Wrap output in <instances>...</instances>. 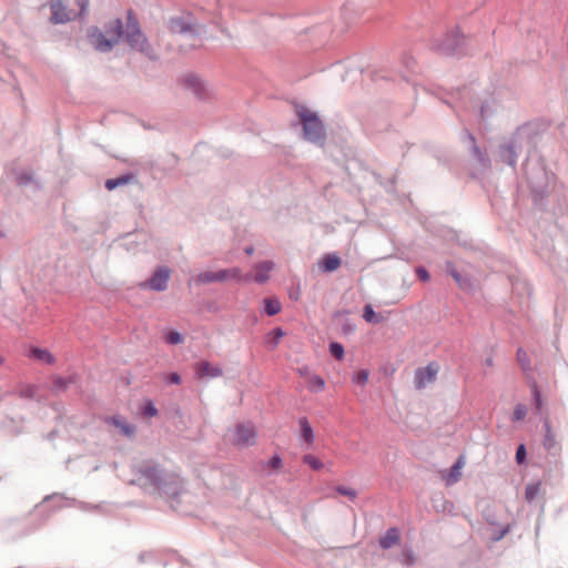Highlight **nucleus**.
Wrapping results in <instances>:
<instances>
[{"instance_id":"56","label":"nucleus","mask_w":568,"mask_h":568,"mask_svg":"<svg viewBox=\"0 0 568 568\" xmlns=\"http://www.w3.org/2000/svg\"><path fill=\"white\" fill-rule=\"evenodd\" d=\"M403 63L408 70L413 71V67L415 65V59L413 57L405 55L403 58Z\"/></svg>"},{"instance_id":"23","label":"nucleus","mask_w":568,"mask_h":568,"mask_svg":"<svg viewBox=\"0 0 568 568\" xmlns=\"http://www.w3.org/2000/svg\"><path fill=\"white\" fill-rule=\"evenodd\" d=\"M274 264L271 261H264L256 265V273L254 275V281L258 284L265 283L270 278V272L272 271Z\"/></svg>"},{"instance_id":"44","label":"nucleus","mask_w":568,"mask_h":568,"mask_svg":"<svg viewBox=\"0 0 568 568\" xmlns=\"http://www.w3.org/2000/svg\"><path fill=\"white\" fill-rule=\"evenodd\" d=\"M335 490L343 496L348 497L349 499H355L357 496V491L353 488L345 487L343 485L336 486Z\"/></svg>"},{"instance_id":"1","label":"nucleus","mask_w":568,"mask_h":568,"mask_svg":"<svg viewBox=\"0 0 568 568\" xmlns=\"http://www.w3.org/2000/svg\"><path fill=\"white\" fill-rule=\"evenodd\" d=\"M123 39L132 50L144 54L149 60L156 61L159 59V55L154 51L148 37L143 33L140 27V22L131 9L126 11V22Z\"/></svg>"},{"instance_id":"50","label":"nucleus","mask_w":568,"mask_h":568,"mask_svg":"<svg viewBox=\"0 0 568 568\" xmlns=\"http://www.w3.org/2000/svg\"><path fill=\"white\" fill-rule=\"evenodd\" d=\"M415 272L422 282H427L430 278L428 271L424 266H417Z\"/></svg>"},{"instance_id":"53","label":"nucleus","mask_w":568,"mask_h":568,"mask_svg":"<svg viewBox=\"0 0 568 568\" xmlns=\"http://www.w3.org/2000/svg\"><path fill=\"white\" fill-rule=\"evenodd\" d=\"M181 376L179 373L176 372H173V373H170L168 376H166V383L168 384H180L181 383Z\"/></svg>"},{"instance_id":"40","label":"nucleus","mask_w":568,"mask_h":568,"mask_svg":"<svg viewBox=\"0 0 568 568\" xmlns=\"http://www.w3.org/2000/svg\"><path fill=\"white\" fill-rule=\"evenodd\" d=\"M329 353L336 359H343L345 354L344 346L341 343L332 342L329 344Z\"/></svg>"},{"instance_id":"43","label":"nucleus","mask_w":568,"mask_h":568,"mask_svg":"<svg viewBox=\"0 0 568 568\" xmlns=\"http://www.w3.org/2000/svg\"><path fill=\"white\" fill-rule=\"evenodd\" d=\"M527 415V406L524 404H517L514 410L513 420H523Z\"/></svg>"},{"instance_id":"51","label":"nucleus","mask_w":568,"mask_h":568,"mask_svg":"<svg viewBox=\"0 0 568 568\" xmlns=\"http://www.w3.org/2000/svg\"><path fill=\"white\" fill-rule=\"evenodd\" d=\"M283 465V460L282 458L278 456V455H274L267 463H266V466L267 467H272V468H275V469H278L281 468Z\"/></svg>"},{"instance_id":"55","label":"nucleus","mask_w":568,"mask_h":568,"mask_svg":"<svg viewBox=\"0 0 568 568\" xmlns=\"http://www.w3.org/2000/svg\"><path fill=\"white\" fill-rule=\"evenodd\" d=\"M479 114H480L481 120H485L486 118L489 116L490 112H489V105L487 103L480 104Z\"/></svg>"},{"instance_id":"18","label":"nucleus","mask_w":568,"mask_h":568,"mask_svg":"<svg viewBox=\"0 0 568 568\" xmlns=\"http://www.w3.org/2000/svg\"><path fill=\"white\" fill-rule=\"evenodd\" d=\"M223 371L219 365H212L207 361H201L194 366V375L199 379L216 378L222 376Z\"/></svg>"},{"instance_id":"49","label":"nucleus","mask_w":568,"mask_h":568,"mask_svg":"<svg viewBox=\"0 0 568 568\" xmlns=\"http://www.w3.org/2000/svg\"><path fill=\"white\" fill-rule=\"evenodd\" d=\"M402 562L410 566L415 562L414 552L410 549H405L402 554Z\"/></svg>"},{"instance_id":"26","label":"nucleus","mask_w":568,"mask_h":568,"mask_svg":"<svg viewBox=\"0 0 568 568\" xmlns=\"http://www.w3.org/2000/svg\"><path fill=\"white\" fill-rule=\"evenodd\" d=\"M300 427H301V435L303 440L307 445H312L315 439L313 427L311 426L308 419L306 417H301L298 420Z\"/></svg>"},{"instance_id":"54","label":"nucleus","mask_w":568,"mask_h":568,"mask_svg":"<svg viewBox=\"0 0 568 568\" xmlns=\"http://www.w3.org/2000/svg\"><path fill=\"white\" fill-rule=\"evenodd\" d=\"M532 396H534L536 408L539 410L541 408V395L536 385L534 386V389H532Z\"/></svg>"},{"instance_id":"58","label":"nucleus","mask_w":568,"mask_h":568,"mask_svg":"<svg viewBox=\"0 0 568 568\" xmlns=\"http://www.w3.org/2000/svg\"><path fill=\"white\" fill-rule=\"evenodd\" d=\"M507 532H508V527H505L496 536H494L493 539L500 540Z\"/></svg>"},{"instance_id":"2","label":"nucleus","mask_w":568,"mask_h":568,"mask_svg":"<svg viewBox=\"0 0 568 568\" xmlns=\"http://www.w3.org/2000/svg\"><path fill=\"white\" fill-rule=\"evenodd\" d=\"M523 166L535 205L544 207L548 196V174L544 164L526 160Z\"/></svg>"},{"instance_id":"48","label":"nucleus","mask_w":568,"mask_h":568,"mask_svg":"<svg viewBox=\"0 0 568 568\" xmlns=\"http://www.w3.org/2000/svg\"><path fill=\"white\" fill-rule=\"evenodd\" d=\"M526 456H527L526 447L524 444H520L516 449V455H515L516 462L518 464H523L526 460Z\"/></svg>"},{"instance_id":"20","label":"nucleus","mask_w":568,"mask_h":568,"mask_svg":"<svg viewBox=\"0 0 568 568\" xmlns=\"http://www.w3.org/2000/svg\"><path fill=\"white\" fill-rule=\"evenodd\" d=\"M400 540L399 529L396 527H390L386 530L385 535L382 536L378 540V545L382 549L387 550L395 545H397Z\"/></svg>"},{"instance_id":"17","label":"nucleus","mask_w":568,"mask_h":568,"mask_svg":"<svg viewBox=\"0 0 568 568\" xmlns=\"http://www.w3.org/2000/svg\"><path fill=\"white\" fill-rule=\"evenodd\" d=\"M102 31L111 41H114V45H116L124 37L125 24L121 18H115L105 22Z\"/></svg>"},{"instance_id":"8","label":"nucleus","mask_w":568,"mask_h":568,"mask_svg":"<svg viewBox=\"0 0 568 568\" xmlns=\"http://www.w3.org/2000/svg\"><path fill=\"white\" fill-rule=\"evenodd\" d=\"M520 132L517 131L510 136L508 142L499 145L498 155L501 162L515 169L518 159L517 150L520 149Z\"/></svg>"},{"instance_id":"5","label":"nucleus","mask_w":568,"mask_h":568,"mask_svg":"<svg viewBox=\"0 0 568 568\" xmlns=\"http://www.w3.org/2000/svg\"><path fill=\"white\" fill-rule=\"evenodd\" d=\"M465 40L459 30L453 29L446 33L442 39H437L433 43L436 52L447 57H458L464 53Z\"/></svg>"},{"instance_id":"41","label":"nucleus","mask_w":568,"mask_h":568,"mask_svg":"<svg viewBox=\"0 0 568 568\" xmlns=\"http://www.w3.org/2000/svg\"><path fill=\"white\" fill-rule=\"evenodd\" d=\"M75 4L79 7V12L73 18L84 19L89 11V0H74Z\"/></svg>"},{"instance_id":"3","label":"nucleus","mask_w":568,"mask_h":568,"mask_svg":"<svg viewBox=\"0 0 568 568\" xmlns=\"http://www.w3.org/2000/svg\"><path fill=\"white\" fill-rule=\"evenodd\" d=\"M296 114L302 124L303 138L316 145H324L326 141V130L318 115L307 106L297 104Z\"/></svg>"},{"instance_id":"33","label":"nucleus","mask_w":568,"mask_h":568,"mask_svg":"<svg viewBox=\"0 0 568 568\" xmlns=\"http://www.w3.org/2000/svg\"><path fill=\"white\" fill-rule=\"evenodd\" d=\"M363 318L368 323L377 324L382 321V315L377 314L373 310L372 305L367 304L364 306V310H363Z\"/></svg>"},{"instance_id":"36","label":"nucleus","mask_w":568,"mask_h":568,"mask_svg":"<svg viewBox=\"0 0 568 568\" xmlns=\"http://www.w3.org/2000/svg\"><path fill=\"white\" fill-rule=\"evenodd\" d=\"M544 427L546 430L545 438H544V446L546 449L549 450V449L554 448L556 445L555 435L551 432L550 424L548 420L545 422Z\"/></svg>"},{"instance_id":"31","label":"nucleus","mask_w":568,"mask_h":568,"mask_svg":"<svg viewBox=\"0 0 568 568\" xmlns=\"http://www.w3.org/2000/svg\"><path fill=\"white\" fill-rule=\"evenodd\" d=\"M16 182L20 186H27L34 183L38 187V183L34 180V175L31 171H21L16 174Z\"/></svg>"},{"instance_id":"60","label":"nucleus","mask_w":568,"mask_h":568,"mask_svg":"<svg viewBox=\"0 0 568 568\" xmlns=\"http://www.w3.org/2000/svg\"><path fill=\"white\" fill-rule=\"evenodd\" d=\"M485 364H486L487 366H493V364H494L493 357H487V358L485 359Z\"/></svg>"},{"instance_id":"61","label":"nucleus","mask_w":568,"mask_h":568,"mask_svg":"<svg viewBox=\"0 0 568 568\" xmlns=\"http://www.w3.org/2000/svg\"><path fill=\"white\" fill-rule=\"evenodd\" d=\"M2 362H3V358H2V357H0V364H2Z\"/></svg>"},{"instance_id":"52","label":"nucleus","mask_w":568,"mask_h":568,"mask_svg":"<svg viewBox=\"0 0 568 568\" xmlns=\"http://www.w3.org/2000/svg\"><path fill=\"white\" fill-rule=\"evenodd\" d=\"M155 556L152 551H143L141 552L139 556H138V560L140 564H144L146 561H150L151 559H153Z\"/></svg>"},{"instance_id":"45","label":"nucleus","mask_w":568,"mask_h":568,"mask_svg":"<svg viewBox=\"0 0 568 568\" xmlns=\"http://www.w3.org/2000/svg\"><path fill=\"white\" fill-rule=\"evenodd\" d=\"M158 414V408L155 405L149 400L142 408V415L145 417H154Z\"/></svg>"},{"instance_id":"38","label":"nucleus","mask_w":568,"mask_h":568,"mask_svg":"<svg viewBox=\"0 0 568 568\" xmlns=\"http://www.w3.org/2000/svg\"><path fill=\"white\" fill-rule=\"evenodd\" d=\"M303 463L308 465L314 470H320L323 468V463L314 455L306 454L303 456Z\"/></svg>"},{"instance_id":"9","label":"nucleus","mask_w":568,"mask_h":568,"mask_svg":"<svg viewBox=\"0 0 568 568\" xmlns=\"http://www.w3.org/2000/svg\"><path fill=\"white\" fill-rule=\"evenodd\" d=\"M87 38L92 48L100 53H108L113 50L114 41H111L105 33L97 26L87 29Z\"/></svg>"},{"instance_id":"16","label":"nucleus","mask_w":568,"mask_h":568,"mask_svg":"<svg viewBox=\"0 0 568 568\" xmlns=\"http://www.w3.org/2000/svg\"><path fill=\"white\" fill-rule=\"evenodd\" d=\"M168 29L171 33L175 34L196 33L191 18H186L184 16L170 18Z\"/></svg>"},{"instance_id":"6","label":"nucleus","mask_w":568,"mask_h":568,"mask_svg":"<svg viewBox=\"0 0 568 568\" xmlns=\"http://www.w3.org/2000/svg\"><path fill=\"white\" fill-rule=\"evenodd\" d=\"M184 491L183 479L176 474L165 473L155 494L170 500H175Z\"/></svg>"},{"instance_id":"24","label":"nucleus","mask_w":568,"mask_h":568,"mask_svg":"<svg viewBox=\"0 0 568 568\" xmlns=\"http://www.w3.org/2000/svg\"><path fill=\"white\" fill-rule=\"evenodd\" d=\"M446 271L452 275V277L456 281L458 286L463 290H469L471 287V281L468 276H464L460 274L452 262H447Z\"/></svg>"},{"instance_id":"11","label":"nucleus","mask_w":568,"mask_h":568,"mask_svg":"<svg viewBox=\"0 0 568 568\" xmlns=\"http://www.w3.org/2000/svg\"><path fill=\"white\" fill-rule=\"evenodd\" d=\"M171 271L168 266L158 267L152 276L140 283L141 288H150L155 292H163L168 288Z\"/></svg>"},{"instance_id":"7","label":"nucleus","mask_w":568,"mask_h":568,"mask_svg":"<svg viewBox=\"0 0 568 568\" xmlns=\"http://www.w3.org/2000/svg\"><path fill=\"white\" fill-rule=\"evenodd\" d=\"M462 142L468 148L469 154L477 161L483 170L490 166V160L487 154L478 146L475 135L468 130L464 129L460 135Z\"/></svg>"},{"instance_id":"37","label":"nucleus","mask_w":568,"mask_h":568,"mask_svg":"<svg viewBox=\"0 0 568 568\" xmlns=\"http://www.w3.org/2000/svg\"><path fill=\"white\" fill-rule=\"evenodd\" d=\"M516 355H517V361L520 364L523 371L524 372L531 371L530 359H529V356L526 353V351L524 348L519 347L517 349V354Z\"/></svg>"},{"instance_id":"35","label":"nucleus","mask_w":568,"mask_h":568,"mask_svg":"<svg viewBox=\"0 0 568 568\" xmlns=\"http://www.w3.org/2000/svg\"><path fill=\"white\" fill-rule=\"evenodd\" d=\"M324 387H325V381L318 375H313L310 378L308 384H307V388L313 393H318V392L323 390Z\"/></svg>"},{"instance_id":"25","label":"nucleus","mask_w":568,"mask_h":568,"mask_svg":"<svg viewBox=\"0 0 568 568\" xmlns=\"http://www.w3.org/2000/svg\"><path fill=\"white\" fill-rule=\"evenodd\" d=\"M341 263V257L335 253L326 254L321 262V270L326 273H332L339 267Z\"/></svg>"},{"instance_id":"27","label":"nucleus","mask_w":568,"mask_h":568,"mask_svg":"<svg viewBox=\"0 0 568 568\" xmlns=\"http://www.w3.org/2000/svg\"><path fill=\"white\" fill-rule=\"evenodd\" d=\"M29 356L49 365H52L55 362L54 356L50 352L39 347H32L29 352Z\"/></svg>"},{"instance_id":"12","label":"nucleus","mask_w":568,"mask_h":568,"mask_svg":"<svg viewBox=\"0 0 568 568\" xmlns=\"http://www.w3.org/2000/svg\"><path fill=\"white\" fill-rule=\"evenodd\" d=\"M235 444L239 446H252L256 443V430L252 423L237 424L235 428Z\"/></svg>"},{"instance_id":"59","label":"nucleus","mask_w":568,"mask_h":568,"mask_svg":"<svg viewBox=\"0 0 568 568\" xmlns=\"http://www.w3.org/2000/svg\"><path fill=\"white\" fill-rule=\"evenodd\" d=\"M244 252L247 255H252L254 253V247L253 246H247V247L244 248Z\"/></svg>"},{"instance_id":"47","label":"nucleus","mask_w":568,"mask_h":568,"mask_svg":"<svg viewBox=\"0 0 568 568\" xmlns=\"http://www.w3.org/2000/svg\"><path fill=\"white\" fill-rule=\"evenodd\" d=\"M368 379V372L365 369L359 371L354 377L353 382L358 385H365Z\"/></svg>"},{"instance_id":"29","label":"nucleus","mask_w":568,"mask_h":568,"mask_svg":"<svg viewBox=\"0 0 568 568\" xmlns=\"http://www.w3.org/2000/svg\"><path fill=\"white\" fill-rule=\"evenodd\" d=\"M463 458L459 457L456 463L450 467L448 475L446 476L447 485L457 483L462 476L460 469L463 467Z\"/></svg>"},{"instance_id":"46","label":"nucleus","mask_w":568,"mask_h":568,"mask_svg":"<svg viewBox=\"0 0 568 568\" xmlns=\"http://www.w3.org/2000/svg\"><path fill=\"white\" fill-rule=\"evenodd\" d=\"M125 164L134 168V171L140 169H146V163L138 159H124L122 160Z\"/></svg>"},{"instance_id":"10","label":"nucleus","mask_w":568,"mask_h":568,"mask_svg":"<svg viewBox=\"0 0 568 568\" xmlns=\"http://www.w3.org/2000/svg\"><path fill=\"white\" fill-rule=\"evenodd\" d=\"M181 85L191 91L199 100L205 101L210 98V92L205 83L194 73H189L180 78Z\"/></svg>"},{"instance_id":"22","label":"nucleus","mask_w":568,"mask_h":568,"mask_svg":"<svg viewBox=\"0 0 568 568\" xmlns=\"http://www.w3.org/2000/svg\"><path fill=\"white\" fill-rule=\"evenodd\" d=\"M285 332L281 327H274L264 336V344L270 349H275L280 343Z\"/></svg>"},{"instance_id":"14","label":"nucleus","mask_w":568,"mask_h":568,"mask_svg":"<svg viewBox=\"0 0 568 568\" xmlns=\"http://www.w3.org/2000/svg\"><path fill=\"white\" fill-rule=\"evenodd\" d=\"M51 18L53 24H63L73 19L67 8L64 0H52L50 2Z\"/></svg>"},{"instance_id":"42","label":"nucleus","mask_w":568,"mask_h":568,"mask_svg":"<svg viewBox=\"0 0 568 568\" xmlns=\"http://www.w3.org/2000/svg\"><path fill=\"white\" fill-rule=\"evenodd\" d=\"M165 342L170 345H178L183 342V335L176 331H171L166 334Z\"/></svg>"},{"instance_id":"39","label":"nucleus","mask_w":568,"mask_h":568,"mask_svg":"<svg viewBox=\"0 0 568 568\" xmlns=\"http://www.w3.org/2000/svg\"><path fill=\"white\" fill-rule=\"evenodd\" d=\"M539 491H540L539 483L527 485L526 489H525L526 500L531 503L536 498V496L539 494Z\"/></svg>"},{"instance_id":"62","label":"nucleus","mask_w":568,"mask_h":568,"mask_svg":"<svg viewBox=\"0 0 568 568\" xmlns=\"http://www.w3.org/2000/svg\"><path fill=\"white\" fill-rule=\"evenodd\" d=\"M2 236V233L0 232V237Z\"/></svg>"},{"instance_id":"21","label":"nucleus","mask_w":568,"mask_h":568,"mask_svg":"<svg viewBox=\"0 0 568 568\" xmlns=\"http://www.w3.org/2000/svg\"><path fill=\"white\" fill-rule=\"evenodd\" d=\"M215 273H216L217 282H225L229 280H236V281H248L250 280V276L242 275V271L240 267L223 268Z\"/></svg>"},{"instance_id":"32","label":"nucleus","mask_w":568,"mask_h":568,"mask_svg":"<svg viewBox=\"0 0 568 568\" xmlns=\"http://www.w3.org/2000/svg\"><path fill=\"white\" fill-rule=\"evenodd\" d=\"M192 282L195 283L196 285H204L217 282L216 273L212 271L201 272L195 277H193Z\"/></svg>"},{"instance_id":"15","label":"nucleus","mask_w":568,"mask_h":568,"mask_svg":"<svg viewBox=\"0 0 568 568\" xmlns=\"http://www.w3.org/2000/svg\"><path fill=\"white\" fill-rule=\"evenodd\" d=\"M103 422L108 425L114 426L119 433L126 438H133L135 436V426L130 424L121 415L106 416L103 418Z\"/></svg>"},{"instance_id":"30","label":"nucleus","mask_w":568,"mask_h":568,"mask_svg":"<svg viewBox=\"0 0 568 568\" xmlns=\"http://www.w3.org/2000/svg\"><path fill=\"white\" fill-rule=\"evenodd\" d=\"M264 312L267 316H274L281 312V303L277 298L267 297L264 300Z\"/></svg>"},{"instance_id":"28","label":"nucleus","mask_w":568,"mask_h":568,"mask_svg":"<svg viewBox=\"0 0 568 568\" xmlns=\"http://www.w3.org/2000/svg\"><path fill=\"white\" fill-rule=\"evenodd\" d=\"M75 382V377L74 376H69V377H61V376H55L53 378V382H52V392L53 393H61V392H64L69 385L73 384Z\"/></svg>"},{"instance_id":"13","label":"nucleus","mask_w":568,"mask_h":568,"mask_svg":"<svg viewBox=\"0 0 568 568\" xmlns=\"http://www.w3.org/2000/svg\"><path fill=\"white\" fill-rule=\"evenodd\" d=\"M438 373V365L429 363L425 367L415 371L414 384L417 389L424 388L427 384L433 383Z\"/></svg>"},{"instance_id":"19","label":"nucleus","mask_w":568,"mask_h":568,"mask_svg":"<svg viewBox=\"0 0 568 568\" xmlns=\"http://www.w3.org/2000/svg\"><path fill=\"white\" fill-rule=\"evenodd\" d=\"M138 182V170L136 171H130L125 174L114 178V179H108L105 181V189L108 191H113L119 186H123L130 183H136Z\"/></svg>"},{"instance_id":"4","label":"nucleus","mask_w":568,"mask_h":568,"mask_svg":"<svg viewBox=\"0 0 568 568\" xmlns=\"http://www.w3.org/2000/svg\"><path fill=\"white\" fill-rule=\"evenodd\" d=\"M135 478L132 484L139 485L144 491L155 493L165 471L159 464L148 460L134 467Z\"/></svg>"},{"instance_id":"34","label":"nucleus","mask_w":568,"mask_h":568,"mask_svg":"<svg viewBox=\"0 0 568 568\" xmlns=\"http://www.w3.org/2000/svg\"><path fill=\"white\" fill-rule=\"evenodd\" d=\"M38 392V386L30 384H21L19 388V396L26 399H33Z\"/></svg>"},{"instance_id":"57","label":"nucleus","mask_w":568,"mask_h":568,"mask_svg":"<svg viewBox=\"0 0 568 568\" xmlns=\"http://www.w3.org/2000/svg\"><path fill=\"white\" fill-rule=\"evenodd\" d=\"M342 328L345 334H351L355 332L356 326L354 324L346 322L345 324H343Z\"/></svg>"}]
</instances>
